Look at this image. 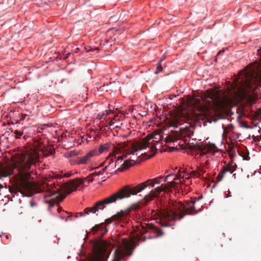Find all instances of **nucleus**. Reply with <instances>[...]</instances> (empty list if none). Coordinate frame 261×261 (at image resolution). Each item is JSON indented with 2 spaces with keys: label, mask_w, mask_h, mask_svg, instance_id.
Here are the masks:
<instances>
[{
  "label": "nucleus",
  "mask_w": 261,
  "mask_h": 261,
  "mask_svg": "<svg viewBox=\"0 0 261 261\" xmlns=\"http://www.w3.org/2000/svg\"><path fill=\"white\" fill-rule=\"evenodd\" d=\"M205 170L202 168L197 167V170L188 172L186 170L179 169L177 172L168 174L165 177L160 176L156 178L149 179L136 186L126 185L120 189L118 192L110 196L96 202L91 207H87L84 210L85 214L89 213L95 214L99 210L105 208L107 205L116 202L118 200L128 198L131 195H137L147 188H152L156 184H160L162 181L167 182V186L162 185L160 187L150 191L149 193L144 196V200L141 202L143 204L151 200L153 198L158 196L161 192L165 190V188H173L178 192L183 194V190L186 189L191 181L192 177L202 178Z\"/></svg>",
  "instance_id": "f257e3e1"
},
{
  "label": "nucleus",
  "mask_w": 261,
  "mask_h": 261,
  "mask_svg": "<svg viewBox=\"0 0 261 261\" xmlns=\"http://www.w3.org/2000/svg\"><path fill=\"white\" fill-rule=\"evenodd\" d=\"M40 155L38 152L22 153L19 154L14 162L15 168L17 171L16 175V186L17 189L23 197L29 196L26 193H30L32 191L34 182L31 180L32 166L39 165Z\"/></svg>",
  "instance_id": "f03ea898"
},
{
  "label": "nucleus",
  "mask_w": 261,
  "mask_h": 261,
  "mask_svg": "<svg viewBox=\"0 0 261 261\" xmlns=\"http://www.w3.org/2000/svg\"><path fill=\"white\" fill-rule=\"evenodd\" d=\"M195 200H192L186 204L181 202L172 201L165 208L158 212L157 222L162 227H172L175 221L180 220L186 214L195 215L200 212L196 210L194 204Z\"/></svg>",
  "instance_id": "7ed1b4c3"
},
{
  "label": "nucleus",
  "mask_w": 261,
  "mask_h": 261,
  "mask_svg": "<svg viewBox=\"0 0 261 261\" xmlns=\"http://www.w3.org/2000/svg\"><path fill=\"white\" fill-rule=\"evenodd\" d=\"M258 87H261V70L251 69L238 85L237 92L242 99L250 102L255 96Z\"/></svg>",
  "instance_id": "20e7f679"
},
{
  "label": "nucleus",
  "mask_w": 261,
  "mask_h": 261,
  "mask_svg": "<svg viewBox=\"0 0 261 261\" xmlns=\"http://www.w3.org/2000/svg\"><path fill=\"white\" fill-rule=\"evenodd\" d=\"M163 145V142L160 139L155 140L153 138H151L134 145L132 149L134 154L139 151H143L141 154H146L145 159H147L153 156Z\"/></svg>",
  "instance_id": "39448f33"
},
{
  "label": "nucleus",
  "mask_w": 261,
  "mask_h": 261,
  "mask_svg": "<svg viewBox=\"0 0 261 261\" xmlns=\"http://www.w3.org/2000/svg\"><path fill=\"white\" fill-rule=\"evenodd\" d=\"M175 127H179L182 135L191 137L193 135L191 116L188 113L183 111L178 113L175 117Z\"/></svg>",
  "instance_id": "423d86ee"
},
{
  "label": "nucleus",
  "mask_w": 261,
  "mask_h": 261,
  "mask_svg": "<svg viewBox=\"0 0 261 261\" xmlns=\"http://www.w3.org/2000/svg\"><path fill=\"white\" fill-rule=\"evenodd\" d=\"M94 177L90 176V175L84 178H76L65 182L62 186L63 192L69 195L72 192L75 191L77 188L81 185L88 186L91 182L94 181Z\"/></svg>",
  "instance_id": "0eeeda50"
},
{
  "label": "nucleus",
  "mask_w": 261,
  "mask_h": 261,
  "mask_svg": "<svg viewBox=\"0 0 261 261\" xmlns=\"http://www.w3.org/2000/svg\"><path fill=\"white\" fill-rule=\"evenodd\" d=\"M116 219L117 220H121L120 217L114 215L111 218L107 219L105 220V224L101 223L100 224L95 225L91 228V232H92L93 234L97 233L98 237L100 238H102L108 232L106 225L111 224L112 223V219Z\"/></svg>",
  "instance_id": "6e6552de"
},
{
  "label": "nucleus",
  "mask_w": 261,
  "mask_h": 261,
  "mask_svg": "<svg viewBox=\"0 0 261 261\" xmlns=\"http://www.w3.org/2000/svg\"><path fill=\"white\" fill-rule=\"evenodd\" d=\"M110 252L103 247H98L93 253L87 256V261H108Z\"/></svg>",
  "instance_id": "1a4fd4ad"
},
{
  "label": "nucleus",
  "mask_w": 261,
  "mask_h": 261,
  "mask_svg": "<svg viewBox=\"0 0 261 261\" xmlns=\"http://www.w3.org/2000/svg\"><path fill=\"white\" fill-rule=\"evenodd\" d=\"M122 243L124 245V249H115L114 253V258L112 261H121L127 256L132 255V252L127 253V250L130 247V242L126 239H123Z\"/></svg>",
  "instance_id": "9d476101"
},
{
  "label": "nucleus",
  "mask_w": 261,
  "mask_h": 261,
  "mask_svg": "<svg viewBox=\"0 0 261 261\" xmlns=\"http://www.w3.org/2000/svg\"><path fill=\"white\" fill-rule=\"evenodd\" d=\"M97 155H98V153L96 149L91 150L84 155L77 157L75 160V164L77 165L88 164L94 157Z\"/></svg>",
  "instance_id": "9b49d317"
},
{
  "label": "nucleus",
  "mask_w": 261,
  "mask_h": 261,
  "mask_svg": "<svg viewBox=\"0 0 261 261\" xmlns=\"http://www.w3.org/2000/svg\"><path fill=\"white\" fill-rule=\"evenodd\" d=\"M192 109L197 117L204 116L207 112L206 106L198 98L196 99V103L193 104Z\"/></svg>",
  "instance_id": "f8f14e48"
},
{
  "label": "nucleus",
  "mask_w": 261,
  "mask_h": 261,
  "mask_svg": "<svg viewBox=\"0 0 261 261\" xmlns=\"http://www.w3.org/2000/svg\"><path fill=\"white\" fill-rule=\"evenodd\" d=\"M236 168L237 165L236 164H234L232 161L229 162L227 165L222 168L220 172L219 173L217 177V181L218 182L221 181L227 173L232 174L236 170Z\"/></svg>",
  "instance_id": "ddd939ff"
},
{
  "label": "nucleus",
  "mask_w": 261,
  "mask_h": 261,
  "mask_svg": "<svg viewBox=\"0 0 261 261\" xmlns=\"http://www.w3.org/2000/svg\"><path fill=\"white\" fill-rule=\"evenodd\" d=\"M229 105V100L226 97L219 99L216 104V111L218 114L225 113Z\"/></svg>",
  "instance_id": "4468645a"
},
{
  "label": "nucleus",
  "mask_w": 261,
  "mask_h": 261,
  "mask_svg": "<svg viewBox=\"0 0 261 261\" xmlns=\"http://www.w3.org/2000/svg\"><path fill=\"white\" fill-rule=\"evenodd\" d=\"M134 154V153H133V149L130 151H128L125 153H123L122 155L119 156H115V159L116 160L115 161L111 160L108 166H110V171H112L113 169H114L117 166V164H121L122 160L124 158H127L128 155L130 154Z\"/></svg>",
  "instance_id": "2eb2a0df"
},
{
  "label": "nucleus",
  "mask_w": 261,
  "mask_h": 261,
  "mask_svg": "<svg viewBox=\"0 0 261 261\" xmlns=\"http://www.w3.org/2000/svg\"><path fill=\"white\" fill-rule=\"evenodd\" d=\"M121 117L117 114H115L113 117H109L106 121V122H110V125H112L113 129L115 128H119L122 123L120 122Z\"/></svg>",
  "instance_id": "dca6fc26"
},
{
  "label": "nucleus",
  "mask_w": 261,
  "mask_h": 261,
  "mask_svg": "<svg viewBox=\"0 0 261 261\" xmlns=\"http://www.w3.org/2000/svg\"><path fill=\"white\" fill-rule=\"evenodd\" d=\"M135 161L134 160H131L129 161L128 160H126L124 161H123V163L122 164V167H120L118 168L117 170L115 171V173L117 171H123L124 170L128 168L129 167H131L134 164Z\"/></svg>",
  "instance_id": "f3484780"
},
{
  "label": "nucleus",
  "mask_w": 261,
  "mask_h": 261,
  "mask_svg": "<svg viewBox=\"0 0 261 261\" xmlns=\"http://www.w3.org/2000/svg\"><path fill=\"white\" fill-rule=\"evenodd\" d=\"M206 147L207 151L211 152L212 155H215L219 152V149L214 144H209Z\"/></svg>",
  "instance_id": "a211bd4d"
},
{
  "label": "nucleus",
  "mask_w": 261,
  "mask_h": 261,
  "mask_svg": "<svg viewBox=\"0 0 261 261\" xmlns=\"http://www.w3.org/2000/svg\"><path fill=\"white\" fill-rule=\"evenodd\" d=\"M111 145H112L110 143H105L103 144H101L99 146V150L98 151H97L98 154L108 151L110 149Z\"/></svg>",
  "instance_id": "6ab92c4d"
},
{
  "label": "nucleus",
  "mask_w": 261,
  "mask_h": 261,
  "mask_svg": "<svg viewBox=\"0 0 261 261\" xmlns=\"http://www.w3.org/2000/svg\"><path fill=\"white\" fill-rule=\"evenodd\" d=\"M57 197L56 195H53V197L51 198L50 200H46L45 202L48 204V210L49 211H51V208L54 206L55 203L58 201L57 199H55Z\"/></svg>",
  "instance_id": "aec40b11"
},
{
  "label": "nucleus",
  "mask_w": 261,
  "mask_h": 261,
  "mask_svg": "<svg viewBox=\"0 0 261 261\" xmlns=\"http://www.w3.org/2000/svg\"><path fill=\"white\" fill-rule=\"evenodd\" d=\"M106 123H108V125H102L101 126H100V130L103 134H106L109 129H111V130L113 129V128H111L112 126L110 125V122H106Z\"/></svg>",
  "instance_id": "412c9836"
},
{
  "label": "nucleus",
  "mask_w": 261,
  "mask_h": 261,
  "mask_svg": "<svg viewBox=\"0 0 261 261\" xmlns=\"http://www.w3.org/2000/svg\"><path fill=\"white\" fill-rule=\"evenodd\" d=\"M189 148L192 150L203 151V147L201 145L196 143L195 145H191L190 143L188 144Z\"/></svg>",
  "instance_id": "4be33fe9"
},
{
  "label": "nucleus",
  "mask_w": 261,
  "mask_h": 261,
  "mask_svg": "<svg viewBox=\"0 0 261 261\" xmlns=\"http://www.w3.org/2000/svg\"><path fill=\"white\" fill-rule=\"evenodd\" d=\"M113 113V111L111 110H107L105 111V113H103L99 117V119H105L107 116L110 115Z\"/></svg>",
  "instance_id": "5701e85b"
},
{
  "label": "nucleus",
  "mask_w": 261,
  "mask_h": 261,
  "mask_svg": "<svg viewBox=\"0 0 261 261\" xmlns=\"http://www.w3.org/2000/svg\"><path fill=\"white\" fill-rule=\"evenodd\" d=\"M111 84V83H110V84H104L102 86H100L99 88L100 91H101L102 92L108 91L109 90H110L109 86Z\"/></svg>",
  "instance_id": "b1692460"
},
{
  "label": "nucleus",
  "mask_w": 261,
  "mask_h": 261,
  "mask_svg": "<svg viewBox=\"0 0 261 261\" xmlns=\"http://www.w3.org/2000/svg\"><path fill=\"white\" fill-rule=\"evenodd\" d=\"M205 99L204 100L205 103L208 105H210L213 100V97L211 95H205Z\"/></svg>",
  "instance_id": "393cba45"
},
{
  "label": "nucleus",
  "mask_w": 261,
  "mask_h": 261,
  "mask_svg": "<svg viewBox=\"0 0 261 261\" xmlns=\"http://www.w3.org/2000/svg\"><path fill=\"white\" fill-rule=\"evenodd\" d=\"M95 138H96V136L94 135H90V136H89V135L86 136H85V138L84 136L83 137V139L87 140V141H88V142L90 141L91 140H94L95 139Z\"/></svg>",
  "instance_id": "a878e982"
},
{
  "label": "nucleus",
  "mask_w": 261,
  "mask_h": 261,
  "mask_svg": "<svg viewBox=\"0 0 261 261\" xmlns=\"http://www.w3.org/2000/svg\"><path fill=\"white\" fill-rule=\"evenodd\" d=\"M14 134L16 138H20L23 135V133L18 130H15L14 132Z\"/></svg>",
  "instance_id": "bb28decb"
},
{
  "label": "nucleus",
  "mask_w": 261,
  "mask_h": 261,
  "mask_svg": "<svg viewBox=\"0 0 261 261\" xmlns=\"http://www.w3.org/2000/svg\"><path fill=\"white\" fill-rule=\"evenodd\" d=\"M163 70V67L161 64H159L156 68V70L154 71V74H157Z\"/></svg>",
  "instance_id": "cd10ccee"
},
{
  "label": "nucleus",
  "mask_w": 261,
  "mask_h": 261,
  "mask_svg": "<svg viewBox=\"0 0 261 261\" xmlns=\"http://www.w3.org/2000/svg\"><path fill=\"white\" fill-rule=\"evenodd\" d=\"M14 173V169L12 168H10L8 169L7 171V173L5 175V176H9L12 175Z\"/></svg>",
  "instance_id": "c85d7f7f"
},
{
  "label": "nucleus",
  "mask_w": 261,
  "mask_h": 261,
  "mask_svg": "<svg viewBox=\"0 0 261 261\" xmlns=\"http://www.w3.org/2000/svg\"><path fill=\"white\" fill-rule=\"evenodd\" d=\"M102 171H100L97 172H94V173L90 174V176H91L92 177H94L96 176H100V175H102Z\"/></svg>",
  "instance_id": "c756f323"
},
{
  "label": "nucleus",
  "mask_w": 261,
  "mask_h": 261,
  "mask_svg": "<svg viewBox=\"0 0 261 261\" xmlns=\"http://www.w3.org/2000/svg\"><path fill=\"white\" fill-rule=\"evenodd\" d=\"M71 175H72V173H65L63 175V176L58 175V178L61 179V178H62L63 177H69L71 176Z\"/></svg>",
  "instance_id": "7c9ffc66"
},
{
  "label": "nucleus",
  "mask_w": 261,
  "mask_h": 261,
  "mask_svg": "<svg viewBox=\"0 0 261 261\" xmlns=\"http://www.w3.org/2000/svg\"><path fill=\"white\" fill-rule=\"evenodd\" d=\"M150 227L154 230H156V231H160V234H159L160 236H161L163 234V232H162V231H161L157 227L155 226L154 225H150Z\"/></svg>",
  "instance_id": "2f4dec72"
},
{
  "label": "nucleus",
  "mask_w": 261,
  "mask_h": 261,
  "mask_svg": "<svg viewBox=\"0 0 261 261\" xmlns=\"http://www.w3.org/2000/svg\"><path fill=\"white\" fill-rule=\"evenodd\" d=\"M107 119H104L105 120V121H104V120H103L102 119H100V122H99V124L98 125L99 126V128L100 129V126H101L102 125H105V123H106V120H107Z\"/></svg>",
  "instance_id": "473e14b6"
},
{
  "label": "nucleus",
  "mask_w": 261,
  "mask_h": 261,
  "mask_svg": "<svg viewBox=\"0 0 261 261\" xmlns=\"http://www.w3.org/2000/svg\"><path fill=\"white\" fill-rule=\"evenodd\" d=\"M165 143H170L173 142V140L172 138H169L167 136L165 138V140L164 141Z\"/></svg>",
  "instance_id": "72a5a7b5"
},
{
  "label": "nucleus",
  "mask_w": 261,
  "mask_h": 261,
  "mask_svg": "<svg viewBox=\"0 0 261 261\" xmlns=\"http://www.w3.org/2000/svg\"><path fill=\"white\" fill-rule=\"evenodd\" d=\"M110 166H106L104 168L102 169V172L103 173V172H105L107 170H108V171H110Z\"/></svg>",
  "instance_id": "f704fd0d"
},
{
  "label": "nucleus",
  "mask_w": 261,
  "mask_h": 261,
  "mask_svg": "<svg viewBox=\"0 0 261 261\" xmlns=\"http://www.w3.org/2000/svg\"><path fill=\"white\" fill-rule=\"evenodd\" d=\"M138 222L139 223V224H140V226H141L142 228H144L145 227V226L144 225L143 222H142V220H141V221H140H140H138Z\"/></svg>",
  "instance_id": "c9c22d12"
},
{
  "label": "nucleus",
  "mask_w": 261,
  "mask_h": 261,
  "mask_svg": "<svg viewBox=\"0 0 261 261\" xmlns=\"http://www.w3.org/2000/svg\"><path fill=\"white\" fill-rule=\"evenodd\" d=\"M70 55V53H68V54H67L65 56V57H64L63 59H68Z\"/></svg>",
  "instance_id": "e433bc0d"
},
{
  "label": "nucleus",
  "mask_w": 261,
  "mask_h": 261,
  "mask_svg": "<svg viewBox=\"0 0 261 261\" xmlns=\"http://www.w3.org/2000/svg\"><path fill=\"white\" fill-rule=\"evenodd\" d=\"M30 205L31 207H33L35 205H36V203H34L33 201H30Z\"/></svg>",
  "instance_id": "4c0bfd02"
},
{
  "label": "nucleus",
  "mask_w": 261,
  "mask_h": 261,
  "mask_svg": "<svg viewBox=\"0 0 261 261\" xmlns=\"http://www.w3.org/2000/svg\"><path fill=\"white\" fill-rule=\"evenodd\" d=\"M100 130V129H95V130H93L92 131L94 134H95L98 133Z\"/></svg>",
  "instance_id": "58836bf2"
},
{
  "label": "nucleus",
  "mask_w": 261,
  "mask_h": 261,
  "mask_svg": "<svg viewBox=\"0 0 261 261\" xmlns=\"http://www.w3.org/2000/svg\"><path fill=\"white\" fill-rule=\"evenodd\" d=\"M62 211V208L61 207H58L57 208V211L59 213H60Z\"/></svg>",
  "instance_id": "ea45409f"
},
{
  "label": "nucleus",
  "mask_w": 261,
  "mask_h": 261,
  "mask_svg": "<svg viewBox=\"0 0 261 261\" xmlns=\"http://www.w3.org/2000/svg\"><path fill=\"white\" fill-rule=\"evenodd\" d=\"M68 217H64V216H62V215H61V216H60V218L61 219H62V220L67 219L68 218Z\"/></svg>",
  "instance_id": "a19ab883"
},
{
  "label": "nucleus",
  "mask_w": 261,
  "mask_h": 261,
  "mask_svg": "<svg viewBox=\"0 0 261 261\" xmlns=\"http://www.w3.org/2000/svg\"><path fill=\"white\" fill-rule=\"evenodd\" d=\"M142 220L144 221V224H145V225H149L148 224H147V223H146V221H147V219H143Z\"/></svg>",
  "instance_id": "79ce46f5"
},
{
  "label": "nucleus",
  "mask_w": 261,
  "mask_h": 261,
  "mask_svg": "<svg viewBox=\"0 0 261 261\" xmlns=\"http://www.w3.org/2000/svg\"><path fill=\"white\" fill-rule=\"evenodd\" d=\"M79 51H80V48L78 47L76 48L75 50V53H79Z\"/></svg>",
  "instance_id": "37998d69"
},
{
  "label": "nucleus",
  "mask_w": 261,
  "mask_h": 261,
  "mask_svg": "<svg viewBox=\"0 0 261 261\" xmlns=\"http://www.w3.org/2000/svg\"><path fill=\"white\" fill-rule=\"evenodd\" d=\"M228 126H229V128H233V126L232 124H229L228 125Z\"/></svg>",
  "instance_id": "c03bdc74"
},
{
  "label": "nucleus",
  "mask_w": 261,
  "mask_h": 261,
  "mask_svg": "<svg viewBox=\"0 0 261 261\" xmlns=\"http://www.w3.org/2000/svg\"><path fill=\"white\" fill-rule=\"evenodd\" d=\"M229 193H230L229 191H228V194H227V195H226V196H225L226 198H228V197H229L230 196V195L229 194Z\"/></svg>",
  "instance_id": "a18cd8bd"
},
{
  "label": "nucleus",
  "mask_w": 261,
  "mask_h": 261,
  "mask_svg": "<svg viewBox=\"0 0 261 261\" xmlns=\"http://www.w3.org/2000/svg\"><path fill=\"white\" fill-rule=\"evenodd\" d=\"M243 126H244L245 128H249V126H248L247 124H244V125H243Z\"/></svg>",
  "instance_id": "49530a36"
},
{
  "label": "nucleus",
  "mask_w": 261,
  "mask_h": 261,
  "mask_svg": "<svg viewBox=\"0 0 261 261\" xmlns=\"http://www.w3.org/2000/svg\"><path fill=\"white\" fill-rule=\"evenodd\" d=\"M202 197H203L202 195H200V196L199 197V198H198V200H199V199H202Z\"/></svg>",
  "instance_id": "de8ad7c7"
},
{
  "label": "nucleus",
  "mask_w": 261,
  "mask_h": 261,
  "mask_svg": "<svg viewBox=\"0 0 261 261\" xmlns=\"http://www.w3.org/2000/svg\"><path fill=\"white\" fill-rule=\"evenodd\" d=\"M25 117H28V116H27V115H25V117H24L22 118H21V119H20V120H22L25 119Z\"/></svg>",
  "instance_id": "09e8293b"
},
{
  "label": "nucleus",
  "mask_w": 261,
  "mask_h": 261,
  "mask_svg": "<svg viewBox=\"0 0 261 261\" xmlns=\"http://www.w3.org/2000/svg\"><path fill=\"white\" fill-rule=\"evenodd\" d=\"M227 48H223V49L221 51V52H224L225 51V49H227Z\"/></svg>",
  "instance_id": "8fccbe9b"
},
{
  "label": "nucleus",
  "mask_w": 261,
  "mask_h": 261,
  "mask_svg": "<svg viewBox=\"0 0 261 261\" xmlns=\"http://www.w3.org/2000/svg\"><path fill=\"white\" fill-rule=\"evenodd\" d=\"M3 188V186L2 184H0V190Z\"/></svg>",
  "instance_id": "3c124183"
},
{
  "label": "nucleus",
  "mask_w": 261,
  "mask_h": 261,
  "mask_svg": "<svg viewBox=\"0 0 261 261\" xmlns=\"http://www.w3.org/2000/svg\"><path fill=\"white\" fill-rule=\"evenodd\" d=\"M221 53V50H219L217 54V56L219 55L220 54V53Z\"/></svg>",
  "instance_id": "603ef678"
},
{
  "label": "nucleus",
  "mask_w": 261,
  "mask_h": 261,
  "mask_svg": "<svg viewBox=\"0 0 261 261\" xmlns=\"http://www.w3.org/2000/svg\"><path fill=\"white\" fill-rule=\"evenodd\" d=\"M232 176L235 178L236 174H233Z\"/></svg>",
  "instance_id": "864d4df0"
},
{
  "label": "nucleus",
  "mask_w": 261,
  "mask_h": 261,
  "mask_svg": "<svg viewBox=\"0 0 261 261\" xmlns=\"http://www.w3.org/2000/svg\"><path fill=\"white\" fill-rule=\"evenodd\" d=\"M6 238L7 239H8V236L6 235Z\"/></svg>",
  "instance_id": "5fc2aeb1"
},
{
  "label": "nucleus",
  "mask_w": 261,
  "mask_h": 261,
  "mask_svg": "<svg viewBox=\"0 0 261 261\" xmlns=\"http://www.w3.org/2000/svg\"><path fill=\"white\" fill-rule=\"evenodd\" d=\"M62 201H63V199H61L59 202H61Z\"/></svg>",
  "instance_id": "6e6d98bb"
},
{
  "label": "nucleus",
  "mask_w": 261,
  "mask_h": 261,
  "mask_svg": "<svg viewBox=\"0 0 261 261\" xmlns=\"http://www.w3.org/2000/svg\"><path fill=\"white\" fill-rule=\"evenodd\" d=\"M106 180V179H104L102 180V181H105Z\"/></svg>",
  "instance_id": "4d7b16f0"
}]
</instances>
